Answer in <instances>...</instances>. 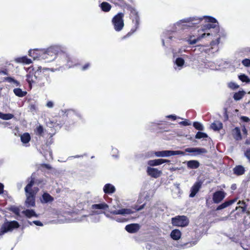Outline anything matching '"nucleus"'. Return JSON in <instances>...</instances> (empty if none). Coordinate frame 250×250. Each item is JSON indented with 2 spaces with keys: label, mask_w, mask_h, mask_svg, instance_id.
Returning a JSON list of instances; mask_svg holds the SVG:
<instances>
[{
  "label": "nucleus",
  "mask_w": 250,
  "mask_h": 250,
  "mask_svg": "<svg viewBox=\"0 0 250 250\" xmlns=\"http://www.w3.org/2000/svg\"><path fill=\"white\" fill-rule=\"evenodd\" d=\"M4 185L0 183V194H1L3 193H4Z\"/></svg>",
  "instance_id": "nucleus-60"
},
{
  "label": "nucleus",
  "mask_w": 250,
  "mask_h": 250,
  "mask_svg": "<svg viewBox=\"0 0 250 250\" xmlns=\"http://www.w3.org/2000/svg\"><path fill=\"white\" fill-rule=\"evenodd\" d=\"M112 2L120 6L123 5L125 3L124 0H116L115 1H112Z\"/></svg>",
  "instance_id": "nucleus-54"
},
{
  "label": "nucleus",
  "mask_w": 250,
  "mask_h": 250,
  "mask_svg": "<svg viewBox=\"0 0 250 250\" xmlns=\"http://www.w3.org/2000/svg\"><path fill=\"white\" fill-rule=\"evenodd\" d=\"M219 67L217 66L214 62L211 61L205 62L204 63L201 64L200 69L202 71H204V69H209L210 70H218Z\"/></svg>",
  "instance_id": "nucleus-18"
},
{
  "label": "nucleus",
  "mask_w": 250,
  "mask_h": 250,
  "mask_svg": "<svg viewBox=\"0 0 250 250\" xmlns=\"http://www.w3.org/2000/svg\"><path fill=\"white\" fill-rule=\"evenodd\" d=\"M241 119L242 121L245 122H249L250 121V119L246 116H242L241 117Z\"/></svg>",
  "instance_id": "nucleus-56"
},
{
  "label": "nucleus",
  "mask_w": 250,
  "mask_h": 250,
  "mask_svg": "<svg viewBox=\"0 0 250 250\" xmlns=\"http://www.w3.org/2000/svg\"><path fill=\"white\" fill-rule=\"evenodd\" d=\"M20 227L19 223L16 221H6L1 226L0 228V238L5 233L11 232L13 229H18Z\"/></svg>",
  "instance_id": "nucleus-7"
},
{
  "label": "nucleus",
  "mask_w": 250,
  "mask_h": 250,
  "mask_svg": "<svg viewBox=\"0 0 250 250\" xmlns=\"http://www.w3.org/2000/svg\"><path fill=\"white\" fill-rule=\"evenodd\" d=\"M238 204H241L242 205H243V206H239L238 207H236V209H240L241 210L242 212H245L246 210V203L243 201H242V202L239 201L238 203Z\"/></svg>",
  "instance_id": "nucleus-43"
},
{
  "label": "nucleus",
  "mask_w": 250,
  "mask_h": 250,
  "mask_svg": "<svg viewBox=\"0 0 250 250\" xmlns=\"http://www.w3.org/2000/svg\"><path fill=\"white\" fill-rule=\"evenodd\" d=\"M46 106L49 108H52L54 106V103L52 101H49L47 103Z\"/></svg>",
  "instance_id": "nucleus-57"
},
{
  "label": "nucleus",
  "mask_w": 250,
  "mask_h": 250,
  "mask_svg": "<svg viewBox=\"0 0 250 250\" xmlns=\"http://www.w3.org/2000/svg\"><path fill=\"white\" fill-rule=\"evenodd\" d=\"M109 208V206L105 202H101L99 204H93L91 206V208L93 214H100L104 213V215L112 220H115L119 223H123L126 220L123 217L117 216V215L125 216L131 214L133 212L129 208H121L119 209L112 210L110 209L107 212L104 211Z\"/></svg>",
  "instance_id": "nucleus-2"
},
{
  "label": "nucleus",
  "mask_w": 250,
  "mask_h": 250,
  "mask_svg": "<svg viewBox=\"0 0 250 250\" xmlns=\"http://www.w3.org/2000/svg\"><path fill=\"white\" fill-rule=\"evenodd\" d=\"M94 214H91L89 216L92 221L94 222H98L100 220V217L99 216H95Z\"/></svg>",
  "instance_id": "nucleus-50"
},
{
  "label": "nucleus",
  "mask_w": 250,
  "mask_h": 250,
  "mask_svg": "<svg viewBox=\"0 0 250 250\" xmlns=\"http://www.w3.org/2000/svg\"><path fill=\"white\" fill-rule=\"evenodd\" d=\"M232 134L235 140L240 141L242 139V135L240 129L238 127H236L233 129H232Z\"/></svg>",
  "instance_id": "nucleus-26"
},
{
  "label": "nucleus",
  "mask_w": 250,
  "mask_h": 250,
  "mask_svg": "<svg viewBox=\"0 0 250 250\" xmlns=\"http://www.w3.org/2000/svg\"><path fill=\"white\" fill-rule=\"evenodd\" d=\"M140 229V226L137 224H131L125 226V230L129 233H135Z\"/></svg>",
  "instance_id": "nucleus-22"
},
{
  "label": "nucleus",
  "mask_w": 250,
  "mask_h": 250,
  "mask_svg": "<svg viewBox=\"0 0 250 250\" xmlns=\"http://www.w3.org/2000/svg\"><path fill=\"white\" fill-rule=\"evenodd\" d=\"M90 64L89 63H86L85 65H84L83 67H82V70H86L87 68H88L90 66Z\"/></svg>",
  "instance_id": "nucleus-61"
},
{
  "label": "nucleus",
  "mask_w": 250,
  "mask_h": 250,
  "mask_svg": "<svg viewBox=\"0 0 250 250\" xmlns=\"http://www.w3.org/2000/svg\"><path fill=\"white\" fill-rule=\"evenodd\" d=\"M176 155H181L184 156L186 155L185 152L182 151L177 150V151H173L171 150V156Z\"/></svg>",
  "instance_id": "nucleus-49"
},
{
  "label": "nucleus",
  "mask_w": 250,
  "mask_h": 250,
  "mask_svg": "<svg viewBox=\"0 0 250 250\" xmlns=\"http://www.w3.org/2000/svg\"><path fill=\"white\" fill-rule=\"evenodd\" d=\"M179 124L181 125H182L183 126H188L191 125L190 123L189 122V121L186 120L184 121L180 122L179 123Z\"/></svg>",
  "instance_id": "nucleus-55"
},
{
  "label": "nucleus",
  "mask_w": 250,
  "mask_h": 250,
  "mask_svg": "<svg viewBox=\"0 0 250 250\" xmlns=\"http://www.w3.org/2000/svg\"><path fill=\"white\" fill-rule=\"evenodd\" d=\"M203 21L206 22L203 27V31L211 28H215L216 30H218V22L212 17L205 16L203 17L194 16L180 20L175 23L171 30L163 33L162 37L163 45L164 46H167L173 42L180 40V38L178 37L177 30L195 27L196 25L201 23Z\"/></svg>",
  "instance_id": "nucleus-1"
},
{
  "label": "nucleus",
  "mask_w": 250,
  "mask_h": 250,
  "mask_svg": "<svg viewBox=\"0 0 250 250\" xmlns=\"http://www.w3.org/2000/svg\"><path fill=\"white\" fill-rule=\"evenodd\" d=\"M167 118H171L173 120H175L177 118V117L176 116H175V115H170L167 116ZM178 118H180V117H178Z\"/></svg>",
  "instance_id": "nucleus-59"
},
{
  "label": "nucleus",
  "mask_w": 250,
  "mask_h": 250,
  "mask_svg": "<svg viewBox=\"0 0 250 250\" xmlns=\"http://www.w3.org/2000/svg\"><path fill=\"white\" fill-rule=\"evenodd\" d=\"M57 59L60 61V64L62 65H65L68 68H70L76 65L77 60L72 58L67 53L65 48L62 45V51L58 53Z\"/></svg>",
  "instance_id": "nucleus-4"
},
{
  "label": "nucleus",
  "mask_w": 250,
  "mask_h": 250,
  "mask_svg": "<svg viewBox=\"0 0 250 250\" xmlns=\"http://www.w3.org/2000/svg\"><path fill=\"white\" fill-rule=\"evenodd\" d=\"M233 173L237 175H243L245 171L244 167L241 165H238L234 167Z\"/></svg>",
  "instance_id": "nucleus-30"
},
{
  "label": "nucleus",
  "mask_w": 250,
  "mask_h": 250,
  "mask_svg": "<svg viewBox=\"0 0 250 250\" xmlns=\"http://www.w3.org/2000/svg\"><path fill=\"white\" fill-rule=\"evenodd\" d=\"M99 7L101 10L104 12H109L111 9V5L107 2H103L100 5Z\"/></svg>",
  "instance_id": "nucleus-33"
},
{
  "label": "nucleus",
  "mask_w": 250,
  "mask_h": 250,
  "mask_svg": "<svg viewBox=\"0 0 250 250\" xmlns=\"http://www.w3.org/2000/svg\"><path fill=\"white\" fill-rule=\"evenodd\" d=\"M13 91L14 94L19 97H23L27 94L26 91H22L21 88H15Z\"/></svg>",
  "instance_id": "nucleus-36"
},
{
  "label": "nucleus",
  "mask_w": 250,
  "mask_h": 250,
  "mask_svg": "<svg viewBox=\"0 0 250 250\" xmlns=\"http://www.w3.org/2000/svg\"><path fill=\"white\" fill-rule=\"evenodd\" d=\"M173 225L184 227L187 226L189 223L188 218L185 216H177L171 219Z\"/></svg>",
  "instance_id": "nucleus-11"
},
{
  "label": "nucleus",
  "mask_w": 250,
  "mask_h": 250,
  "mask_svg": "<svg viewBox=\"0 0 250 250\" xmlns=\"http://www.w3.org/2000/svg\"><path fill=\"white\" fill-rule=\"evenodd\" d=\"M170 236L173 240H178L181 237V232L179 229H175L171 232Z\"/></svg>",
  "instance_id": "nucleus-32"
},
{
  "label": "nucleus",
  "mask_w": 250,
  "mask_h": 250,
  "mask_svg": "<svg viewBox=\"0 0 250 250\" xmlns=\"http://www.w3.org/2000/svg\"><path fill=\"white\" fill-rule=\"evenodd\" d=\"M209 35V33H204L202 34L201 35H198L196 38H195L194 36H190L187 40V42L189 44H194L202 39L204 38L206 36H208Z\"/></svg>",
  "instance_id": "nucleus-16"
},
{
  "label": "nucleus",
  "mask_w": 250,
  "mask_h": 250,
  "mask_svg": "<svg viewBox=\"0 0 250 250\" xmlns=\"http://www.w3.org/2000/svg\"><path fill=\"white\" fill-rule=\"evenodd\" d=\"M226 193L222 190L215 191L212 195V201L215 204L220 203L225 198Z\"/></svg>",
  "instance_id": "nucleus-13"
},
{
  "label": "nucleus",
  "mask_w": 250,
  "mask_h": 250,
  "mask_svg": "<svg viewBox=\"0 0 250 250\" xmlns=\"http://www.w3.org/2000/svg\"><path fill=\"white\" fill-rule=\"evenodd\" d=\"M146 172L148 175L155 178L160 177L162 173L161 170L156 168H152L150 167H147Z\"/></svg>",
  "instance_id": "nucleus-17"
},
{
  "label": "nucleus",
  "mask_w": 250,
  "mask_h": 250,
  "mask_svg": "<svg viewBox=\"0 0 250 250\" xmlns=\"http://www.w3.org/2000/svg\"><path fill=\"white\" fill-rule=\"evenodd\" d=\"M245 92L244 91H239L238 92L234 93L233 98L236 101L241 100L245 95Z\"/></svg>",
  "instance_id": "nucleus-37"
},
{
  "label": "nucleus",
  "mask_w": 250,
  "mask_h": 250,
  "mask_svg": "<svg viewBox=\"0 0 250 250\" xmlns=\"http://www.w3.org/2000/svg\"><path fill=\"white\" fill-rule=\"evenodd\" d=\"M202 186V183L200 182H196L190 189V197H194L199 191Z\"/></svg>",
  "instance_id": "nucleus-20"
},
{
  "label": "nucleus",
  "mask_w": 250,
  "mask_h": 250,
  "mask_svg": "<svg viewBox=\"0 0 250 250\" xmlns=\"http://www.w3.org/2000/svg\"><path fill=\"white\" fill-rule=\"evenodd\" d=\"M238 78L242 82L249 83L250 82V78L245 74H241L238 76Z\"/></svg>",
  "instance_id": "nucleus-40"
},
{
  "label": "nucleus",
  "mask_w": 250,
  "mask_h": 250,
  "mask_svg": "<svg viewBox=\"0 0 250 250\" xmlns=\"http://www.w3.org/2000/svg\"><path fill=\"white\" fill-rule=\"evenodd\" d=\"M36 183H37V185H38V186H39V185H40V183H43V184H45V183H44L43 181V180H37L36 181Z\"/></svg>",
  "instance_id": "nucleus-62"
},
{
  "label": "nucleus",
  "mask_w": 250,
  "mask_h": 250,
  "mask_svg": "<svg viewBox=\"0 0 250 250\" xmlns=\"http://www.w3.org/2000/svg\"><path fill=\"white\" fill-rule=\"evenodd\" d=\"M14 61L17 63H21L25 64H29L32 63L31 60L28 59L26 56L15 58Z\"/></svg>",
  "instance_id": "nucleus-25"
},
{
  "label": "nucleus",
  "mask_w": 250,
  "mask_h": 250,
  "mask_svg": "<svg viewBox=\"0 0 250 250\" xmlns=\"http://www.w3.org/2000/svg\"><path fill=\"white\" fill-rule=\"evenodd\" d=\"M22 213L28 218H31L34 216L38 217L37 214L33 209H26L25 210L22 211Z\"/></svg>",
  "instance_id": "nucleus-35"
},
{
  "label": "nucleus",
  "mask_w": 250,
  "mask_h": 250,
  "mask_svg": "<svg viewBox=\"0 0 250 250\" xmlns=\"http://www.w3.org/2000/svg\"><path fill=\"white\" fill-rule=\"evenodd\" d=\"M228 87L232 90H235L239 88V85L234 82H230L228 83Z\"/></svg>",
  "instance_id": "nucleus-46"
},
{
  "label": "nucleus",
  "mask_w": 250,
  "mask_h": 250,
  "mask_svg": "<svg viewBox=\"0 0 250 250\" xmlns=\"http://www.w3.org/2000/svg\"><path fill=\"white\" fill-rule=\"evenodd\" d=\"M200 164L196 160H190L187 162V166L191 169H196L199 167Z\"/></svg>",
  "instance_id": "nucleus-34"
},
{
  "label": "nucleus",
  "mask_w": 250,
  "mask_h": 250,
  "mask_svg": "<svg viewBox=\"0 0 250 250\" xmlns=\"http://www.w3.org/2000/svg\"><path fill=\"white\" fill-rule=\"evenodd\" d=\"M9 210L10 211H11L12 212H13V213H14L16 215H19L20 213V209L18 208H17L16 207H14V206L11 207L10 208Z\"/></svg>",
  "instance_id": "nucleus-48"
},
{
  "label": "nucleus",
  "mask_w": 250,
  "mask_h": 250,
  "mask_svg": "<svg viewBox=\"0 0 250 250\" xmlns=\"http://www.w3.org/2000/svg\"><path fill=\"white\" fill-rule=\"evenodd\" d=\"M245 144L250 145V138H248L246 140Z\"/></svg>",
  "instance_id": "nucleus-64"
},
{
  "label": "nucleus",
  "mask_w": 250,
  "mask_h": 250,
  "mask_svg": "<svg viewBox=\"0 0 250 250\" xmlns=\"http://www.w3.org/2000/svg\"><path fill=\"white\" fill-rule=\"evenodd\" d=\"M223 127V124L218 121H216L210 125V128L214 131H219Z\"/></svg>",
  "instance_id": "nucleus-31"
},
{
  "label": "nucleus",
  "mask_w": 250,
  "mask_h": 250,
  "mask_svg": "<svg viewBox=\"0 0 250 250\" xmlns=\"http://www.w3.org/2000/svg\"><path fill=\"white\" fill-rule=\"evenodd\" d=\"M127 9L130 12V19L132 20V22L133 24L130 32L126 35V36H129L139 28L140 23V18L138 11L134 7L130 5H127Z\"/></svg>",
  "instance_id": "nucleus-5"
},
{
  "label": "nucleus",
  "mask_w": 250,
  "mask_h": 250,
  "mask_svg": "<svg viewBox=\"0 0 250 250\" xmlns=\"http://www.w3.org/2000/svg\"><path fill=\"white\" fill-rule=\"evenodd\" d=\"M193 126L197 130H204V126L203 125L199 122H194L193 123Z\"/></svg>",
  "instance_id": "nucleus-45"
},
{
  "label": "nucleus",
  "mask_w": 250,
  "mask_h": 250,
  "mask_svg": "<svg viewBox=\"0 0 250 250\" xmlns=\"http://www.w3.org/2000/svg\"><path fill=\"white\" fill-rule=\"evenodd\" d=\"M207 137L208 135L206 133L200 131L198 132L195 135V138L196 139L205 138Z\"/></svg>",
  "instance_id": "nucleus-44"
},
{
  "label": "nucleus",
  "mask_w": 250,
  "mask_h": 250,
  "mask_svg": "<svg viewBox=\"0 0 250 250\" xmlns=\"http://www.w3.org/2000/svg\"><path fill=\"white\" fill-rule=\"evenodd\" d=\"M43 49H30L28 52V55L32 57L34 60L42 59V56L44 52Z\"/></svg>",
  "instance_id": "nucleus-15"
},
{
  "label": "nucleus",
  "mask_w": 250,
  "mask_h": 250,
  "mask_svg": "<svg viewBox=\"0 0 250 250\" xmlns=\"http://www.w3.org/2000/svg\"><path fill=\"white\" fill-rule=\"evenodd\" d=\"M158 157H167L171 156V150H163L152 152Z\"/></svg>",
  "instance_id": "nucleus-24"
},
{
  "label": "nucleus",
  "mask_w": 250,
  "mask_h": 250,
  "mask_svg": "<svg viewBox=\"0 0 250 250\" xmlns=\"http://www.w3.org/2000/svg\"><path fill=\"white\" fill-rule=\"evenodd\" d=\"M185 151L186 152L191 153V154L194 156L207 152V151L205 148L200 147H188L186 148Z\"/></svg>",
  "instance_id": "nucleus-14"
},
{
  "label": "nucleus",
  "mask_w": 250,
  "mask_h": 250,
  "mask_svg": "<svg viewBox=\"0 0 250 250\" xmlns=\"http://www.w3.org/2000/svg\"><path fill=\"white\" fill-rule=\"evenodd\" d=\"M124 14L122 12L118 13L113 17L112 19V24L114 29L117 32L121 31L124 27Z\"/></svg>",
  "instance_id": "nucleus-8"
},
{
  "label": "nucleus",
  "mask_w": 250,
  "mask_h": 250,
  "mask_svg": "<svg viewBox=\"0 0 250 250\" xmlns=\"http://www.w3.org/2000/svg\"><path fill=\"white\" fill-rule=\"evenodd\" d=\"M42 75L41 71H35L33 69L31 71L30 70L28 73L26 75V81L29 83L30 88H31V86L33 84L39 83H40V77Z\"/></svg>",
  "instance_id": "nucleus-9"
},
{
  "label": "nucleus",
  "mask_w": 250,
  "mask_h": 250,
  "mask_svg": "<svg viewBox=\"0 0 250 250\" xmlns=\"http://www.w3.org/2000/svg\"><path fill=\"white\" fill-rule=\"evenodd\" d=\"M4 81L10 83H14L16 84V86H18L20 84L19 82L17 80H15L14 78L12 77H6L4 78Z\"/></svg>",
  "instance_id": "nucleus-42"
},
{
  "label": "nucleus",
  "mask_w": 250,
  "mask_h": 250,
  "mask_svg": "<svg viewBox=\"0 0 250 250\" xmlns=\"http://www.w3.org/2000/svg\"><path fill=\"white\" fill-rule=\"evenodd\" d=\"M54 200V198L48 193H44L42 195L41 201L42 203L51 202Z\"/></svg>",
  "instance_id": "nucleus-28"
},
{
  "label": "nucleus",
  "mask_w": 250,
  "mask_h": 250,
  "mask_svg": "<svg viewBox=\"0 0 250 250\" xmlns=\"http://www.w3.org/2000/svg\"><path fill=\"white\" fill-rule=\"evenodd\" d=\"M14 117V115L10 113L4 114L0 112V119L8 120L12 119Z\"/></svg>",
  "instance_id": "nucleus-38"
},
{
  "label": "nucleus",
  "mask_w": 250,
  "mask_h": 250,
  "mask_svg": "<svg viewBox=\"0 0 250 250\" xmlns=\"http://www.w3.org/2000/svg\"><path fill=\"white\" fill-rule=\"evenodd\" d=\"M62 51V45H53L43 49L42 59L48 60V61L57 59L58 53Z\"/></svg>",
  "instance_id": "nucleus-6"
},
{
  "label": "nucleus",
  "mask_w": 250,
  "mask_h": 250,
  "mask_svg": "<svg viewBox=\"0 0 250 250\" xmlns=\"http://www.w3.org/2000/svg\"><path fill=\"white\" fill-rule=\"evenodd\" d=\"M28 180L29 181V183L24 189L26 197L25 205L26 207L30 208L35 206V196L38 191V188H32L34 183V178L33 177V174Z\"/></svg>",
  "instance_id": "nucleus-3"
},
{
  "label": "nucleus",
  "mask_w": 250,
  "mask_h": 250,
  "mask_svg": "<svg viewBox=\"0 0 250 250\" xmlns=\"http://www.w3.org/2000/svg\"><path fill=\"white\" fill-rule=\"evenodd\" d=\"M184 64V60L181 57H178L174 61V68L176 71H179L182 69Z\"/></svg>",
  "instance_id": "nucleus-21"
},
{
  "label": "nucleus",
  "mask_w": 250,
  "mask_h": 250,
  "mask_svg": "<svg viewBox=\"0 0 250 250\" xmlns=\"http://www.w3.org/2000/svg\"><path fill=\"white\" fill-rule=\"evenodd\" d=\"M32 223L38 226H43L42 223L40 221H33Z\"/></svg>",
  "instance_id": "nucleus-58"
},
{
  "label": "nucleus",
  "mask_w": 250,
  "mask_h": 250,
  "mask_svg": "<svg viewBox=\"0 0 250 250\" xmlns=\"http://www.w3.org/2000/svg\"><path fill=\"white\" fill-rule=\"evenodd\" d=\"M195 244H196V243H195V242H193L192 244H191V243H185L183 245H180L178 246L177 247L179 249L184 248L186 247L187 246H188V247H190L192 245H195Z\"/></svg>",
  "instance_id": "nucleus-51"
},
{
  "label": "nucleus",
  "mask_w": 250,
  "mask_h": 250,
  "mask_svg": "<svg viewBox=\"0 0 250 250\" xmlns=\"http://www.w3.org/2000/svg\"><path fill=\"white\" fill-rule=\"evenodd\" d=\"M245 156L248 159L250 163V148H248L244 153Z\"/></svg>",
  "instance_id": "nucleus-53"
},
{
  "label": "nucleus",
  "mask_w": 250,
  "mask_h": 250,
  "mask_svg": "<svg viewBox=\"0 0 250 250\" xmlns=\"http://www.w3.org/2000/svg\"><path fill=\"white\" fill-rule=\"evenodd\" d=\"M169 160L163 159H158L154 160H151L147 161V164L150 167L154 166H157L162 165L165 163H169Z\"/></svg>",
  "instance_id": "nucleus-19"
},
{
  "label": "nucleus",
  "mask_w": 250,
  "mask_h": 250,
  "mask_svg": "<svg viewBox=\"0 0 250 250\" xmlns=\"http://www.w3.org/2000/svg\"><path fill=\"white\" fill-rule=\"evenodd\" d=\"M237 199L236 198L234 199L230 200L224 202L223 203H222V204H221L220 205L218 206V207L216 208V210H221V209H222L223 208H225L229 206L230 205H231L232 204H233L234 203H235L237 201Z\"/></svg>",
  "instance_id": "nucleus-27"
},
{
  "label": "nucleus",
  "mask_w": 250,
  "mask_h": 250,
  "mask_svg": "<svg viewBox=\"0 0 250 250\" xmlns=\"http://www.w3.org/2000/svg\"><path fill=\"white\" fill-rule=\"evenodd\" d=\"M243 65L246 67L250 66V59H245L242 61Z\"/></svg>",
  "instance_id": "nucleus-52"
},
{
  "label": "nucleus",
  "mask_w": 250,
  "mask_h": 250,
  "mask_svg": "<svg viewBox=\"0 0 250 250\" xmlns=\"http://www.w3.org/2000/svg\"><path fill=\"white\" fill-rule=\"evenodd\" d=\"M59 115L63 117H67L72 120H77L78 119H81L82 116L81 113L74 109L62 110L59 112Z\"/></svg>",
  "instance_id": "nucleus-10"
},
{
  "label": "nucleus",
  "mask_w": 250,
  "mask_h": 250,
  "mask_svg": "<svg viewBox=\"0 0 250 250\" xmlns=\"http://www.w3.org/2000/svg\"><path fill=\"white\" fill-rule=\"evenodd\" d=\"M103 190L105 194H111L115 192L116 188L113 185L106 184L104 186Z\"/></svg>",
  "instance_id": "nucleus-23"
},
{
  "label": "nucleus",
  "mask_w": 250,
  "mask_h": 250,
  "mask_svg": "<svg viewBox=\"0 0 250 250\" xmlns=\"http://www.w3.org/2000/svg\"><path fill=\"white\" fill-rule=\"evenodd\" d=\"M29 108L33 113H36L38 111V104L36 103H31L29 106Z\"/></svg>",
  "instance_id": "nucleus-41"
},
{
  "label": "nucleus",
  "mask_w": 250,
  "mask_h": 250,
  "mask_svg": "<svg viewBox=\"0 0 250 250\" xmlns=\"http://www.w3.org/2000/svg\"><path fill=\"white\" fill-rule=\"evenodd\" d=\"M31 137L28 133H24L21 136V142L25 146H28L27 144L30 141Z\"/></svg>",
  "instance_id": "nucleus-29"
},
{
  "label": "nucleus",
  "mask_w": 250,
  "mask_h": 250,
  "mask_svg": "<svg viewBox=\"0 0 250 250\" xmlns=\"http://www.w3.org/2000/svg\"><path fill=\"white\" fill-rule=\"evenodd\" d=\"M35 131L37 134L41 135L43 132V127L40 125L37 127Z\"/></svg>",
  "instance_id": "nucleus-47"
},
{
  "label": "nucleus",
  "mask_w": 250,
  "mask_h": 250,
  "mask_svg": "<svg viewBox=\"0 0 250 250\" xmlns=\"http://www.w3.org/2000/svg\"><path fill=\"white\" fill-rule=\"evenodd\" d=\"M220 42V38H218L215 41H213L211 42L210 45H211V47L209 48V49L207 48L206 46L204 45H198L196 47L198 48V49L200 50L201 51H205L206 53H208L211 52V53H214V51H212V50L214 49L213 46H216L215 48V51L218 50V48L217 47V45Z\"/></svg>",
  "instance_id": "nucleus-12"
},
{
  "label": "nucleus",
  "mask_w": 250,
  "mask_h": 250,
  "mask_svg": "<svg viewBox=\"0 0 250 250\" xmlns=\"http://www.w3.org/2000/svg\"><path fill=\"white\" fill-rule=\"evenodd\" d=\"M145 206V204H144L142 205V206H140L139 208H137L136 210H140L144 208Z\"/></svg>",
  "instance_id": "nucleus-63"
},
{
  "label": "nucleus",
  "mask_w": 250,
  "mask_h": 250,
  "mask_svg": "<svg viewBox=\"0 0 250 250\" xmlns=\"http://www.w3.org/2000/svg\"><path fill=\"white\" fill-rule=\"evenodd\" d=\"M43 154L47 160L50 161V160H52V159H53L52 153L50 149H49L45 152H43Z\"/></svg>",
  "instance_id": "nucleus-39"
}]
</instances>
